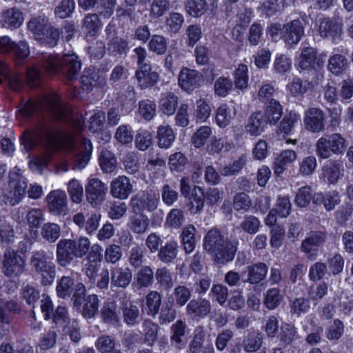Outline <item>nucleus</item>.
Instances as JSON below:
<instances>
[{"label": "nucleus", "mask_w": 353, "mask_h": 353, "mask_svg": "<svg viewBox=\"0 0 353 353\" xmlns=\"http://www.w3.org/2000/svg\"><path fill=\"white\" fill-rule=\"evenodd\" d=\"M48 111L47 117L38 121L33 129L25 131L22 137L23 144L26 150L32 149L39 144L48 148L63 145L73 150V169H83L90 159L92 145L90 140L74 136L69 132L71 126L75 131L83 126L81 116H74L68 106L65 105L57 94H53L45 101Z\"/></svg>", "instance_id": "nucleus-1"}, {"label": "nucleus", "mask_w": 353, "mask_h": 353, "mask_svg": "<svg viewBox=\"0 0 353 353\" xmlns=\"http://www.w3.org/2000/svg\"><path fill=\"white\" fill-rule=\"evenodd\" d=\"M39 59V65L27 70L28 83L32 86L40 83L42 72L49 74H62L70 80L78 77L81 64L74 54H65L59 56L55 54L42 53Z\"/></svg>", "instance_id": "nucleus-2"}, {"label": "nucleus", "mask_w": 353, "mask_h": 353, "mask_svg": "<svg viewBox=\"0 0 353 353\" xmlns=\"http://www.w3.org/2000/svg\"><path fill=\"white\" fill-rule=\"evenodd\" d=\"M239 241L230 240L216 229L210 230L203 239V248L212 257L215 262L225 264L232 261L237 251Z\"/></svg>", "instance_id": "nucleus-3"}, {"label": "nucleus", "mask_w": 353, "mask_h": 353, "mask_svg": "<svg viewBox=\"0 0 353 353\" xmlns=\"http://www.w3.org/2000/svg\"><path fill=\"white\" fill-rule=\"evenodd\" d=\"M90 248L88 238L81 236L77 241L63 239L57 244V263L63 268L68 267L75 258H83Z\"/></svg>", "instance_id": "nucleus-4"}, {"label": "nucleus", "mask_w": 353, "mask_h": 353, "mask_svg": "<svg viewBox=\"0 0 353 353\" xmlns=\"http://www.w3.org/2000/svg\"><path fill=\"white\" fill-rule=\"evenodd\" d=\"M28 28L36 40L50 47L55 46L59 40L60 32L52 26L46 17L32 18L28 23Z\"/></svg>", "instance_id": "nucleus-5"}, {"label": "nucleus", "mask_w": 353, "mask_h": 353, "mask_svg": "<svg viewBox=\"0 0 353 353\" xmlns=\"http://www.w3.org/2000/svg\"><path fill=\"white\" fill-rule=\"evenodd\" d=\"M347 146L345 137L339 133H333L328 137L319 138L316 143V153L321 159H328L332 154L341 155Z\"/></svg>", "instance_id": "nucleus-6"}, {"label": "nucleus", "mask_w": 353, "mask_h": 353, "mask_svg": "<svg viewBox=\"0 0 353 353\" xmlns=\"http://www.w3.org/2000/svg\"><path fill=\"white\" fill-rule=\"evenodd\" d=\"M30 263L35 272L41 276L42 283L44 285H50L53 282L55 276V266L51 258L44 250L33 251Z\"/></svg>", "instance_id": "nucleus-7"}, {"label": "nucleus", "mask_w": 353, "mask_h": 353, "mask_svg": "<svg viewBox=\"0 0 353 353\" xmlns=\"http://www.w3.org/2000/svg\"><path fill=\"white\" fill-rule=\"evenodd\" d=\"M28 186L26 179L18 172H11L8 188L2 192L3 201L6 204L14 206L23 199Z\"/></svg>", "instance_id": "nucleus-8"}, {"label": "nucleus", "mask_w": 353, "mask_h": 353, "mask_svg": "<svg viewBox=\"0 0 353 353\" xmlns=\"http://www.w3.org/2000/svg\"><path fill=\"white\" fill-rule=\"evenodd\" d=\"M26 260L17 252L8 249L3 254L1 271L8 278L19 276L25 270Z\"/></svg>", "instance_id": "nucleus-9"}, {"label": "nucleus", "mask_w": 353, "mask_h": 353, "mask_svg": "<svg viewBox=\"0 0 353 353\" xmlns=\"http://www.w3.org/2000/svg\"><path fill=\"white\" fill-rule=\"evenodd\" d=\"M108 188L98 178L89 179L85 188L86 201L92 207H100L106 199Z\"/></svg>", "instance_id": "nucleus-10"}, {"label": "nucleus", "mask_w": 353, "mask_h": 353, "mask_svg": "<svg viewBox=\"0 0 353 353\" xmlns=\"http://www.w3.org/2000/svg\"><path fill=\"white\" fill-rule=\"evenodd\" d=\"M0 52L12 54L15 58L16 64L20 65L30 54L29 46L26 41H21L18 43L13 41L9 37H0Z\"/></svg>", "instance_id": "nucleus-11"}, {"label": "nucleus", "mask_w": 353, "mask_h": 353, "mask_svg": "<svg viewBox=\"0 0 353 353\" xmlns=\"http://www.w3.org/2000/svg\"><path fill=\"white\" fill-rule=\"evenodd\" d=\"M327 239V233L323 231H313L307 234L302 241L301 250L309 259H315L318 248L323 244Z\"/></svg>", "instance_id": "nucleus-12"}, {"label": "nucleus", "mask_w": 353, "mask_h": 353, "mask_svg": "<svg viewBox=\"0 0 353 353\" xmlns=\"http://www.w3.org/2000/svg\"><path fill=\"white\" fill-rule=\"evenodd\" d=\"M48 210L56 216L65 215L68 212L66 193L61 190L51 191L46 198Z\"/></svg>", "instance_id": "nucleus-13"}, {"label": "nucleus", "mask_w": 353, "mask_h": 353, "mask_svg": "<svg viewBox=\"0 0 353 353\" xmlns=\"http://www.w3.org/2000/svg\"><path fill=\"white\" fill-rule=\"evenodd\" d=\"M203 81V76L195 70L183 68L178 76V82L180 88L184 91L190 93L199 88Z\"/></svg>", "instance_id": "nucleus-14"}, {"label": "nucleus", "mask_w": 353, "mask_h": 353, "mask_svg": "<svg viewBox=\"0 0 353 353\" xmlns=\"http://www.w3.org/2000/svg\"><path fill=\"white\" fill-rule=\"evenodd\" d=\"M205 331L203 327L195 329L192 339L188 345V353H214V346L211 341H205Z\"/></svg>", "instance_id": "nucleus-15"}, {"label": "nucleus", "mask_w": 353, "mask_h": 353, "mask_svg": "<svg viewBox=\"0 0 353 353\" xmlns=\"http://www.w3.org/2000/svg\"><path fill=\"white\" fill-rule=\"evenodd\" d=\"M158 199L154 196L141 192L131 197L130 206L134 213H143L144 210L152 212L157 208Z\"/></svg>", "instance_id": "nucleus-16"}, {"label": "nucleus", "mask_w": 353, "mask_h": 353, "mask_svg": "<svg viewBox=\"0 0 353 353\" xmlns=\"http://www.w3.org/2000/svg\"><path fill=\"white\" fill-rule=\"evenodd\" d=\"M324 65V61L317 56L316 50L311 47H306L298 59V67L304 70H319Z\"/></svg>", "instance_id": "nucleus-17"}, {"label": "nucleus", "mask_w": 353, "mask_h": 353, "mask_svg": "<svg viewBox=\"0 0 353 353\" xmlns=\"http://www.w3.org/2000/svg\"><path fill=\"white\" fill-rule=\"evenodd\" d=\"M325 114L323 110L316 108H311L305 112L303 123L307 130L313 133L323 131Z\"/></svg>", "instance_id": "nucleus-18"}, {"label": "nucleus", "mask_w": 353, "mask_h": 353, "mask_svg": "<svg viewBox=\"0 0 353 353\" xmlns=\"http://www.w3.org/2000/svg\"><path fill=\"white\" fill-rule=\"evenodd\" d=\"M281 33L288 45H296L303 36L304 28L301 21L293 20L283 25Z\"/></svg>", "instance_id": "nucleus-19"}, {"label": "nucleus", "mask_w": 353, "mask_h": 353, "mask_svg": "<svg viewBox=\"0 0 353 353\" xmlns=\"http://www.w3.org/2000/svg\"><path fill=\"white\" fill-rule=\"evenodd\" d=\"M132 191L133 185L126 176H119L110 183V194L115 199H126Z\"/></svg>", "instance_id": "nucleus-20"}, {"label": "nucleus", "mask_w": 353, "mask_h": 353, "mask_svg": "<svg viewBox=\"0 0 353 353\" xmlns=\"http://www.w3.org/2000/svg\"><path fill=\"white\" fill-rule=\"evenodd\" d=\"M344 166L342 161H328L322 168V176L325 181L335 184L343 176Z\"/></svg>", "instance_id": "nucleus-21"}, {"label": "nucleus", "mask_w": 353, "mask_h": 353, "mask_svg": "<svg viewBox=\"0 0 353 353\" xmlns=\"http://www.w3.org/2000/svg\"><path fill=\"white\" fill-rule=\"evenodd\" d=\"M212 305L206 299L191 300L186 306V313L192 319L204 318L211 313Z\"/></svg>", "instance_id": "nucleus-22"}, {"label": "nucleus", "mask_w": 353, "mask_h": 353, "mask_svg": "<svg viewBox=\"0 0 353 353\" xmlns=\"http://www.w3.org/2000/svg\"><path fill=\"white\" fill-rule=\"evenodd\" d=\"M135 75L138 85L142 90L154 86L159 80V74L152 70L151 65L138 68Z\"/></svg>", "instance_id": "nucleus-23"}, {"label": "nucleus", "mask_w": 353, "mask_h": 353, "mask_svg": "<svg viewBox=\"0 0 353 353\" xmlns=\"http://www.w3.org/2000/svg\"><path fill=\"white\" fill-rule=\"evenodd\" d=\"M132 272L127 267L115 266L111 270V283L117 288L125 289L132 281Z\"/></svg>", "instance_id": "nucleus-24"}, {"label": "nucleus", "mask_w": 353, "mask_h": 353, "mask_svg": "<svg viewBox=\"0 0 353 353\" xmlns=\"http://www.w3.org/2000/svg\"><path fill=\"white\" fill-rule=\"evenodd\" d=\"M268 268L264 263H256L247 267L245 273L246 278H243V283L256 285L263 281L267 275Z\"/></svg>", "instance_id": "nucleus-25"}, {"label": "nucleus", "mask_w": 353, "mask_h": 353, "mask_svg": "<svg viewBox=\"0 0 353 353\" xmlns=\"http://www.w3.org/2000/svg\"><path fill=\"white\" fill-rule=\"evenodd\" d=\"M101 316L103 322L115 325L120 321V312L116 301L108 300L103 303Z\"/></svg>", "instance_id": "nucleus-26"}, {"label": "nucleus", "mask_w": 353, "mask_h": 353, "mask_svg": "<svg viewBox=\"0 0 353 353\" xmlns=\"http://www.w3.org/2000/svg\"><path fill=\"white\" fill-rule=\"evenodd\" d=\"M127 225L133 233L143 234L149 229L150 219L143 213H134L130 216Z\"/></svg>", "instance_id": "nucleus-27"}, {"label": "nucleus", "mask_w": 353, "mask_h": 353, "mask_svg": "<svg viewBox=\"0 0 353 353\" xmlns=\"http://www.w3.org/2000/svg\"><path fill=\"white\" fill-rule=\"evenodd\" d=\"M122 317L123 322L129 325L134 326L140 322L141 312L139 307L132 302H125L121 305Z\"/></svg>", "instance_id": "nucleus-28"}, {"label": "nucleus", "mask_w": 353, "mask_h": 353, "mask_svg": "<svg viewBox=\"0 0 353 353\" xmlns=\"http://www.w3.org/2000/svg\"><path fill=\"white\" fill-rule=\"evenodd\" d=\"M339 202V193L335 191L318 192L313 195V203L316 205H323L325 210L328 211L332 210Z\"/></svg>", "instance_id": "nucleus-29"}, {"label": "nucleus", "mask_w": 353, "mask_h": 353, "mask_svg": "<svg viewBox=\"0 0 353 353\" xmlns=\"http://www.w3.org/2000/svg\"><path fill=\"white\" fill-rule=\"evenodd\" d=\"M186 323L182 320H177L170 327V341L179 350L185 346L183 338L185 335Z\"/></svg>", "instance_id": "nucleus-30"}, {"label": "nucleus", "mask_w": 353, "mask_h": 353, "mask_svg": "<svg viewBox=\"0 0 353 353\" xmlns=\"http://www.w3.org/2000/svg\"><path fill=\"white\" fill-rule=\"evenodd\" d=\"M342 23L337 20L321 19L319 21V32L322 37H335L340 34Z\"/></svg>", "instance_id": "nucleus-31"}, {"label": "nucleus", "mask_w": 353, "mask_h": 353, "mask_svg": "<svg viewBox=\"0 0 353 353\" xmlns=\"http://www.w3.org/2000/svg\"><path fill=\"white\" fill-rule=\"evenodd\" d=\"M262 114L267 123L276 124L283 115V106L277 100H272L265 104Z\"/></svg>", "instance_id": "nucleus-32"}, {"label": "nucleus", "mask_w": 353, "mask_h": 353, "mask_svg": "<svg viewBox=\"0 0 353 353\" xmlns=\"http://www.w3.org/2000/svg\"><path fill=\"white\" fill-rule=\"evenodd\" d=\"M0 75L8 81L10 88L15 91L23 85V76L17 72H11L8 66L2 61H0Z\"/></svg>", "instance_id": "nucleus-33"}, {"label": "nucleus", "mask_w": 353, "mask_h": 353, "mask_svg": "<svg viewBox=\"0 0 353 353\" xmlns=\"http://www.w3.org/2000/svg\"><path fill=\"white\" fill-rule=\"evenodd\" d=\"M2 25L8 28H17L23 21L22 12L17 8H12L6 10L2 14Z\"/></svg>", "instance_id": "nucleus-34"}, {"label": "nucleus", "mask_w": 353, "mask_h": 353, "mask_svg": "<svg viewBox=\"0 0 353 353\" xmlns=\"http://www.w3.org/2000/svg\"><path fill=\"white\" fill-rule=\"evenodd\" d=\"M265 122L262 112L259 111L252 113L248 120V123L245 125L246 132L250 134L252 136H258L263 130Z\"/></svg>", "instance_id": "nucleus-35"}, {"label": "nucleus", "mask_w": 353, "mask_h": 353, "mask_svg": "<svg viewBox=\"0 0 353 353\" xmlns=\"http://www.w3.org/2000/svg\"><path fill=\"white\" fill-rule=\"evenodd\" d=\"M143 340L148 346H152L157 341L159 325L150 319H145L142 323Z\"/></svg>", "instance_id": "nucleus-36"}, {"label": "nucleus", "mask_w": 353, "mask_h": 353, "mask_svg": "<svg viewBox=\"0 0 353 353\" xmlns=\"http://www.w3.org/2000/svg\"><path fill=\"white\" fill-rule=\"evenodd\" d=\"M178 252V243L174 241H170L159 248L158 258L164 263H170L176 258Z\"/></svg>", "instance_id": "nucleus-37"}, {"label": "nucleus", "mask_w": 353, "mask_h": 353, "mask_svg": "<svg viewBox=\"0 0 353 353\" xmlns=\"http://www.w3.org/2000/svg\"><path fill=\"white\" fill-rule=\"evenodd\" d=\"M263 342V336L259 332H249L243 339L242 347L248 353L255 352L262 346Z\"/></svg>", "instance_id": "nucleus-38"}, {"label": "nucleus", "mask_w": 353, "mask_h": 353, "mask_svg": "<svg viewBox=\"0 0 353 353\" xmlns=\"http://www.w3.org/2000/svg\"><path fill=\"white\" fill-rule=\"evenodd\" d=\"M178 105V97L174 93L166 92L162 93L159 101V109L165 114L172 115Z\"/></svg>", "instance_id": "nucleus-39"}, {"label": "nucleus", "mask_w": 353, "mask_h": 353, "mask_svg": "<svg viewBox=\"0 0 353 353\" xmlns=\"http://www.w3.org/2000/svg\"><path fill=\"white\" fill-rule=\"evenodd\" d=\"M83 89L90 90L92 87L101 86L105 83V79L93 69L85 70L81 77Z\"/></svg>", "instance_id": "nucleus-40"}, {"label": "nucleus", "mask_w": 353, "mask_h": 353, "mask_svg": "<svg viewBox=\"0 0 353 353\" xmlns=\"http://www.w3.org/2000/svg\"><path fill=\"white\" fill-rule=\"evenodd\" d=\"M297 158L295 151L292 150H285L282 151L274 161V173L280 175L285 169V165L294 162Z\"/></svg>", "instance_id": "nucleus-41"}, {"label": "nucleus", "mask_w": 353, "mask_h": 353, "mask_svg": "<svg viewBox=\"0 0 353 353\" xmlns=\"http://www.w3.org/2000/svg\"><path fill=\"white\" fill-rule=\"evenodd\" d=\"M162 301V296L157 291H150L145 296L147 314L155 317L159 314Z\"/></svg>", "instance_id": "nucleus-42"}, {"label": "nucleus", "mask_w": 353, "mask_h": 353, "mask_svg": "<svg viewBox=\"0 0 353 353\" xmlns=\"http://www.w3.org/2000/svg\"><path fill=\"white\" fill-rule=\"evenodd\" d=\"M235 117V112L227 104L221 105L216 113L215 120L219 127L224 128L228 126Z\"/></svg>", "instance_id": "nucleus-43"}, {"label": "nucleus", "mask_w": 353, "mask_h": 353, "mask_svg": "<svg viewBox=\"0 0 353 353\" xmlns=\"http://www.w3.org/2000/svg\"><path fill=\"white\" fill-rule=\"evenodd\" d=\"M196 228L192 225L185 227L181 232V238L184 250L186 253L192 252L196 246Z\"/></svg>", "instance_id": "nucleus-44"}, {"label": "nucleus", "mask_w": 353, "mask_h": 353, "mask_svg": "<svg viewBox=\"0 0 353 353\" xmlns=\"http://www.w3.org/2000/svg\"><path fill=\"white\" fill-rule=\"evenodd\" d=\"M135 283L139 288H149L154 283V272L148 265L143 266L136 274Z\"/></svg>", "instance_id": "nucleus-45"}, {"label": "nucleus", "mask_w": 353, "mask_h": 353, "mask_svg": "<svg viewBox=\"0 0 353 353\" xmlns=\"http://www.w3.org/2000/svg\"><path fill=\"white\" fill-rule=\"evenodd\" d=\"M158 145L161 148H168L175 139V134L169 125H161L157 130Z\"/></svg>", "instance_id": "nucleus-46"}, {"label": "nucleus", "mask_w": 353, "mask_h": 353, "mask_svg": "<svg viewBox=\"0 0 353 353\" xmlns=\"http://www.w3.org/2000/svg\"><path fill=\"white\" fill-rule=\"evenodd\" d=\"M155 279L160 288L165 290H170L174 286V279L170 271L165 267L157 269Z\"/></svg>", "instance_id": "nucleus-47"}, {"label": "nucleus", "mask_w": 353, "mask_h": 353, "mask_svg": "<svg viewBox=\"0 0 353 353\" xmlns=\"http://www.w3.org/2000/svg\"><path fill=\"white\" fill-rule=\"evenodd\" d=\"M298 339L296 328L292 324L285 323L281 327L280 343L284 347L291 345Z\"/></svg>", "instance_id": "nucleus-48"}, {"label": "nucleus", "mask_w": 353, "mask_h": 353, "mask_svg": "<svg viewBox=\"0 0 353 353\" xmlns=\"http://www.w3.org/2000/svg\"><path fill=\"white\" fill-rule=\"evenodd\" d=\"M100 167L105 173H112L117 168V159L108 150H102L99 159Z\"/></svg>", "instance_id": "nucleus-49"}, {"label": "nucleus", "mask_w": 353, "mask_h": 353, "mask_svg": "<svg viewBox=\"0 0 353 353\" xmlns=\"http://www.w3.org/2000/svg\"><path fill=\"white\" fill-rule=\"evenodd\" d=\"M347 59L342 54H336L330 57L327 68L335 75L341 74L346 69Z\"/></svg>", "instance_id": "nucleus-50"}, {"label": "nucleus", "mask_w": 353, "mask_h": 353, "mask_svg": "<svg viewBox=\"0 0 353 353\" xmlns=\"http://www.w3.org/2000/svg\"><path fill=\"white\" fill-rule=\"evenodd\" d=\"M60 226L54 223H44L41 230V236L49 243L55 242L60 236Z\"/></svg>", "instance_id": "nucleus-51"}, {"label": "nucleus", "mask_w": 353, "mask_h": 353, "mask_svg": "<svg viewBox=\"0 0 353 353\" xmlns=\"http://www.w3.org/2000/svg\"><path fill=\"white\" fill-rule=\"evenodd\" d=\"M185 222L184 212L181 209L173 208L167 214L165 225L172 228L178 229Z\"/></svg>", "instance_id": "nucleus-52"}, {"label": "nucleus", "mask_w": 353, "mask_h": 353, "mask_svg": "<svg viewBox=\"0 0 353 353\" xmlns=\"http://www.w3.org/2000/svg\"><path fill=\"white\" fill-rule=\"evenodd\" d=\"M212 134V129L208 125H203L197 129L193 134L191 141L192 144L196 148H200L203 146L207 140Z\"/></svg>", "instance_id": "nucleus-53"}, {"label": "nucleus", "mask_w": 353, "mask_h": 353, "mask_svg": "<svg viewBox=\"0 0 353 353\" xmlns=\"http://www.w3.org/2000/svg\"><path fill=\"white\" fill-rule=\"evenodd\" d=\"M183 23L184 17L183 14L175 12H170L165 21L168 31L172 33L179 32Z\"/></svg>", "instance_id": "nucleus-54"}, {"label": "nucleus", "mask_w": 353, "mask_h": 353, "mask_svg": "<svg viewBox=\"0 0 353 353\" xmlns=\"http://www.w3.org/2000/svg\"><path fill=\"white\" fill-rule=\"evenodd\" d=\"M74 290V279L68 276L61 278L57 285V293L60 298H66L70 296Z\"/></svg>", "instance_id": "nucleus-55"}, {"label": "nucleus", "mask_w": 353, "mask_h": 353, "mask_svg": "<svg viewBox=\"0 0 353 353\" xmlns=\"http://www.w3.org/2000/svg\"><path fill=\"white\" fill-rule=\"evenodd\" d=\"M68 192L72 202L79 204L83 196V188L81 183L73 179L68 183Z\"/></svg>", "instance_id": "nucleus-56"}, {"label": "nucleus", "mask_w": 353, "mask_h": 353, "mask_svg": "<svg viewBox=\"0 0 353 353\" xmlns=\"http://www.w3.org/2000/svg\"><path fill=\"white\" fill-rule=\"evenodd\" d=\"M188 158L181 152L171 154L168 160V165L172 172H182L188 164Z\"/></svg>", "instance_id": "nucleus-57"}, {"label": "nucleus", "mask_w": 353, "mask_h": 353, "mask_svg": "<svg viewBox=\"0 0 353 353\" xmlns=\"http://www.w3.org/2000/svg\"><path fill=\"white\" fill-rule=\"evenodd\" d=\"M82 314L85 318L90 319L94 316L98 312L99 299L95 294H90L85 299Z\"/></svg>", "instance_id": "nucleus-58"}, {"label": "nucleus", "mask_w": 353, "mask_h": 353, "mask_svg": "<svg viewBox=\"0 0 353 353\" xmlns=\"http://www.w3.org/2000/svg\"><path fill=\"white\" fill-rule=\"evenodd\" d=\"M114 339L109 335H102L95 342V347L100 353H110L116 350Z\"/></svg>", "instance_id": "nucleus-59"}, {"label": "nucleus", "mask_w": 353, "mask_h": 353, "mask_svg": "<svg viewBox=\"0 0 353 353\" xmlns=\"http://www.w3.org/2000/svg\"><path fill=\"white\" fill-rule=\"evenodd\" d=\"M159 323L166 325L173 321L176 316V311L172 303H165L159 310Z\"/></svg>", "instance_id": "nucleus-60"}, {"label": "nucleus", "mask_w": 353, "mask_h": 353, "mask_svg": "<svg viewBox=\"0 0 353 353\" xmlns=\"http://www.w3.org/2000/svg\"><path fill=\"white\" fill-rule=\"evenodd\" d=\"M101 24L96 14H87L83 19V28L88 34L94 36L101 28Z\"/></svg>", "instance_id": "nucleus-61"}, {"label": "nucleus", "mask_w": 353, "mask_h": 353, "mask_svg": "<svg viewBox=\"0 0 353 353\" xmlns=\"http://www.w3.org/2000/svg\"><path fill=\"white\" fill-rule=\"evenodd\" d=\"M207 4L205 0H190L186 6V12L192 17H198L203 14Z\"/></svg>", "instance_id": "nucleus-62"}, {"label": "nucleus", "mask_w": 353, "mask_h": 353, "mask_svg": "<svg viewBox=\"0 0 353 353\" xmlns=\"http://www.w3.org/2000/svg\"><path fill=\"white\" fill-rule=\"evenodd\" d=\"M170 8L169 0H153L150 6V16L154 18L162 17Z\"/></svg>", "instance_id": "nucleus-63"}, {"label": "nucleus", "mask_w": 353, "mask_h": 353, "mask_svg": "<svg viewBox=\"0 0 353 353\" xmlns=\"http://www.w3.org/2000/svg\"><path fill=\"white\" fill-rule=\"evenodd\" d=\"M135 147L141 151L148 149L152 143V136L148 130H140L135 137Z\"/></svg>", "instance_id": "nucleus-64"}]
</instances>
